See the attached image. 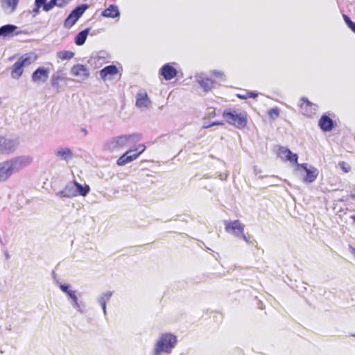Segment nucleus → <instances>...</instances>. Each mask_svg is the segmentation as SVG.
Returning a JSON list of instances; mask_svg holds the SVG:
<instances>
[{
  "label": "nucleus",
  "mask_w": 355,
  "mask_h": 355,
  "mask_svg": "<svg viewBox=\"0 0 355 355\" xmlns=\"http://www.w3.org/2000/svg\"><path fill=\"white\" fill-rule=\"evenodd\" d=\"M225 121L239 129L245 128L248 123V114L245 112L227 109L223 113Z\"/></svg>",
  "instance_id": "obj_1"
},
{
  "label": "nucleus",
  "mask_w": 355,
  "mask_h": 355,
  "mask_svg": "<svg viewBox=\"0 0 355 355\" xmlns=\"http://www.w3.org/2000/svg\"><path fill=\"white\" fill-rule=\"evenodd\" d=\"M176 343V336L171 334H164L157 341L153 355H161L162 353H171Z\"/></svg>",
  "instance_id": "obj_2"
},
{
  "label": "nucleus",
  "mask_w": 355,
  "mask_h": 355,
  "mask_svg": "<svg viewBox=\"0 0 355 355\" xmlns=\"http://www.w3.org/2000/svg\"><path fill=\"white\" fill-rule=\"evenodd\" d=\"M37 59V56L33 52L28 53L21 56L12 67V78L15 79H19L23 74L24 67L26 65L32 64Z\"/></svg>",
  "instance_id": "obj_3"
},
{
  "label": "nucleus",
  "mask_w": 355,
  "mask_h": 355,
  "mask_svg": "<svg viewBox=\"0 0 355 355\" xmlns=\"http://www.w3.org/2000/svg\"><path fill=\"white\" fill-rule=\"evenodd\" d=\"M35 0L34 8L32 12L36 15L42 8L44 12L51 10L54 7L63 8L66 6L71 0Z\"/></svg>",
  "instance_id": "obj_4"
},
{
  "label": "nucleus",
  "mask_w": 355,
  "mask_h": 355,
  "mask_svg": "<svg viewBox=\"0 0 355 355\" xmlns=\"http://www.w3.org/2000/svg\"><path fill=\"white\" fill-rule=\"evenodd\" d=\"M146 147L144 144H139L135 148L129 149L125 153L121 156L116 163L119 166H123L136 159L146 150Z\"/></svg>",
  "instance_id": "obj_5"
},
{
  "label": "nucleus",
  "mask_w": 355,
  "mask_h": 355,
  "mask_svg": "<svg viewBox=\"0 0 355 355\" xmlns=\"http://www.w3.org/2000/svg\"><path fill=\"white\" fill-rule=\"evenodd\" d=\"M225 230L226 232L232 234L236 236H241L245 242L250 243L249 239L244 234V225L239 220L226 221L225 223Z\"/></svg>",
  "instance_id": "obj_6"
},
{
  "label": "nucleus",
  "mask_w": 355,
  "mask_h": 355,
  "mask_svg": "<svg viewBox=\"0 0 355 355\" xmlns=\"http://www.w3.org/2000/svg\"><path fill=\"white\" fill-rule=\"evenodd\" d=\"M18 162L10 159L0 164V182L6 180L17 169Z\"/></svg>",
  "instance_id": "obj_7"
},
{
  "label": "nucleus",
  "mask_w": 355,
  "mask_h": 355,
  "mask_svg": "<svg viewBox=\"0 0 355 355\" xmlns=\"http://www.w3.org/2000/svg\"><path fill=\"white\" fill-rule=\"evenodd\" d=\"M87 8V6L85 4L76 7L65 19L64 21V26L66 28H71L76 23V21L81 17V16L83 15Z\"/></svg>",
  "instance_id": "obj_8"
},
{
  "label": "nucleus",
  "mask_w": 355,
  "mask_h": 355,
  "mask_svg": "<svg viewBox=\"0 0 355 355\" xmlns=\"http://www.w3.org/2000/svg\"><path fill=\"white\" fill-rule=\"evenodd\" d=\"M70 73L76 78V80L79 83L87 80L90 75L89 69L81 64H74L71 67Z\"/></svg>",
  "instance_id": "obj_9"
},
{
  "label": "nucleus",
  "mask_w": 355,
  "mask_h": 355,
  "mask_svg": "<svg viewBox=\"0 0 355 355\" xmlns=\"http://www.w3.org/2000/svg\"><path fill=\"white\" fill-rule=\"evenodd\" d=\"M298 106L300 112L306 116L311 117L315 114L317 105L306 97H302L300 99Z\"/></svg>",
  "instance_id": "obj_10"
},
{
  "label": "nucleus",
  "mask_w": 355,
  "mask_h": 355,
  "mask_svg": "<svg viewBox=\"0 0 355 355\" xmlns=\"http://www.w3.org/2000/svg\"><path fill=\"white\" fill-rule=\"evenodd\" d=\"M277 154L278 157L285 162H289L293 164L297 163V155L293 153L288 148L284 146H279L277 150Z\"/></svg>",
  "instance_id": "obj_11"
},
{
  "label": "nucleus",
  "mask_w": 355,
  "mask_h": 355,
  "mask_svg": "<svg viewBox=\"0 0 355 355\" xmlns=\"http://www.w3.org/2000/svg\"><path fill=\"white\" fill-rule=\"evenodd\" d=\"M16 142L14 140L0 137V153H10L16 148Z\"/></svg>",
  "instance_id": "obj_12"
},
{
  "label": "nucleus",
  "mask_w": 355,
  "mask_h": 355,
  "mask_svg": "<svg viewBox=\"0 0 355 355\" xmlns=\"http://www.w3.org/2000/svg\"><path fill=\"white\" fill-rule=\"evenodd\" d=\"M49 70L44 67H38L32 74L34 83H44L49 78Z\"/></svg>",
  "instance_id": "obj_13"
},
{
  "label": "nucleus",
  "mask_w": 355,
  "mask_h": 355,
  "mask_svg": "<svg viewBox=\"0 0 355 355\" xmlns=\"http://www.w3.org/2000/svg\"><path fill=\"white\" fill-rule=\"evenodd\" d=\"M159 73L166 80H170L177 76L178 71L175 68L168 63L162 67Z\"/></svg>",
  "instance_id": "obj_14"
},
{
  "label": "nucleus",
  "mask_w": 355,
  "mask_h": 355,
  "mask_svg": "<svg viewBox=\"0 0 355 355\" xmlns=\"http://www.w3.org/2000/svg\"><path fill=\"white\" fill-rule=\"evenodd\" d=\"M150 103V98L146 92L140 91L137 93L136 97V106L139 108L148 107Z\"/></svg>",
  "instance_id": "obj_15"
},
{
  "label": "nucleus",
  "mask_w": 355,
  "mask_h": 355,
  "mask_svg": "<svg viewBox=\"0 0 355 355\" xmlns=\"http://www.w3.org/2000/svg\"><path fill=\"white\" fill-rule=\"evenodd\" d=\"M318 125L322 131L329 132L334 128V121L329 116L323 114L318 121Z\"/></svg>",
  "instance_id": "obj_16"
},
{
  "label": "nucleus",
  "mask_w": 355,
  "mask_h": 355,
  "mask_svg": "<svg viewBox=\"0 0 355 355\" xmlns=\"http://www.w3.org/2000/svg\"><path fill=\"white\" fill-rule=\"evenodd\" d=\"M298 166L304 168L306 172V175L304 178V181L307 182H313L318 175V171L314 168L311 167L310 168H307L306 164H302L298 165Z\"/></svg>",
  "instance_id": "obj_17"
},
{
  "label": "nucleus",
  "mask_w": 355,
  "mask_h": 355,
  "mask_svg": "<svg viewBox=\"0 0 355 355\" xmlns=\"http://www.w3.org/2000/svg\"><path fill=\"white\" fill-rule=\"evenodd\" d=\"M56 195L61 198H73L78 196V193L72 182L67 184L62 191L57 193Z\"/></svg>",
  "instance_id": "obj_18"
},
{
  "label": "nucleus",
  "mask_w": 355,
  "mask_h": 355,
  "mask_svg": "<svg viewBox=\"0 0 355 355\" xmlns=\"http://www.w3.org/2000/svg\"><path fill=\"white\" fill-rule=\"evenodd\" d=\"M119 15L120 12L116 5H110L101 12V16L107 18H116L119 17Z\"/></svg>",
  "instance_id": "obj_19"
},
{
  "label": "nucleus",
  "mask_w": 355,
  "mask_h": 355,
  "mask_svg": "<svg viewBox=\"0 0 355 355\" xmlns=\"http://www.w3.org/2000/svg\"><path fill=\"white\" fill-rule=\"evenodd\" d=\"M118 73V69L115 65H108L100 71V76L105 80L107 76H114Z\"/></svg>",
  "instance_id": "obj_20"
},
{
  "label": "nucleus",
  "mask_w": 355,
  "mask_h": 355,
  "mask_svg": "<svg viewBox=\"0 0 355 355\" xmlns=\"http://www.w3.org/2000/svg\"><path fill=\"white\" fill-rule=\"evenodd\" d=\"M198 83L205 92H208L214 87V80L210 78L203 77L198 80Z\"/></svg>",
  "instance_id": "obj_21"
},
{
  "label": "nucleus",
  "mask_w": 355,
  "mask_h": 355,
  "mask_svg": "<svg viewBox=\"0 0 355 355\" xmlns=\"http://www.w3.org/2000/svg\"><path fill=\"white\" fill-rule=\"evenodd\" d=\"M17 27L15 25L7 24L0 27V36L7 37L11 35Z\"/></svg>",
  "instance_id": "obj_22"
},
{
  "label": "nucleus",
  "mask_w": 355,
  "mask_h": 355,
  "mask_svg": "<svg viewBox=\"0 0 355 355\" xmlns=\"http://www.w3.org/2000/svg\"><path fill=\"white\" fill-rule=\"evenodd\" d=\"M89 32V28L85 29L80 31L75 37V43L78 46L83 45L87 37Z\"/></svg>",
  "instance_id": "obj_23"
},
{
  "label": "nucleus",
  "mask_w": 355,
  "mask_h": 355,
  "mask_svg": "<svg viewBox=\"0 0 355 355\" xmlns=\"http://www.w3.org/2000/svg\"><path fill=\"white\" fill-rule=\"evenodd\" d=\"M73 184L76 187V192L78 193V196H85L89 193L90 189L88 185L83 186L80 183L76 181L73 182Z\"/></svg>",
  "instance_id": "obj_24"
},
{
  "label": "nucleus",
  "mask_w": 355,
  "mask_h": 355,
  "mask_svg": "<svg viewBox=\"0 0 355 355\" xmlns=\"http://www.w3.org/2000/svg\"><path fill=\"white\" fill-rule=\"evenodd\" d=\"M55 155L62 159L67 160L72 157L73 153L69 148H62L56 151Z\"/></svg>",
  "instance_id": "obj_25"
},
{
  "label": "nucleus",
  "mask_w": 355,
  "mask_h": 355,
  "mask_svg": "<svg viewBox=\"0 0 355 355\" xmlns=\"http://www.w3.org/2000/svg\"><path fill=\"white\" fill-rule=\"evenodd\" d=\"M60 288L62 292L66 293L67 296L71 299L75 303H77V297L74 291L69 289V286L67 285H60Z\"/></svg>",
  "instance_id": "obj_26"
},
{
  "label": "nucleus",
  "mask_w": 355,
  "mask_h": 355,
  "mask_svg": "<svg viewBox=\"0 0 355 355\" xmlns=\"http://www.w3.org/2000/svg\"><path fill=\"white\" fill-rule=\"evenodd\" d=\"M74 53L69 51H62L57 53V57L61 60H69L74 57Z\"/></svg>",
  "instance_id": "obj_27"
},
{
  "label": "nucleus",
  "mask_w": 355,
  "mask_h": 355,
  "mask_svg": "<svg viewBox=\"0 0 355 355\" xmlns=\"http://www.w3.org/2000/svg\"><path fill=\"white\" fill-rule=\"evenodd\" d=\"M134 137V135H123L118 137L116 138V145L119 146H122L128 143L131 139Z\"/></svg>",
  "instance_id": "obj_28"
},
{
  "label": "nucleus",
  "mask_w": 355,
  "mask_h": 355,
  "mask_svg": "<svg viewBox=\"0 0 355 355\" xmlns=\"http://www.w3.org/2000/svg\"><path fill=\"white\" fill-rule=\"evenodd\" d=\"M279 115V109L274 107L268 111V116L272 120L277 119Z\"/></svg>",
  "instance_id": "obj_29"
},
{
  "label": "nucleus",
  "mask_w": 355,
  "mask_h": 355,
  "mask_svg": "<svg viewBox=\"0 0 355 355\" xmlns=\"http://www.w3.org/2000/svg\"><path fill=\"white\" fill-rule=\"evenodd\" d=\"M5 2L7 6L10 8V11L13 12L17 8L19 0H5Z\"/></svg>",
  "instance_id": "obj_30"
},
{
  "label": "nucleus",
  "mask_w": 355,
  "mask_h": 355,
  "mask_svg": "<svg viewBox=\"0 0 355 355\" xmlns=\"http://www.w3.org/2000/svg\"><path fill=\"white\" fill-rule=\"evenodd\" d=\"M339 166L344 173H349L351 171V166L345 162H340Z\"/></svg>",
  "instance_id": "obj_31"
},
{
  "label": "nucleus",
  "mask_w": 355,
  "mask_h": 355,
  "mask_svg": "<svg viewBox=\"0 0 355 355\" xmlns=\"http://www.w3.org/2000/svg\"><path fill=\"white\" fill-rule=\"evenodd\" d=\"M211 76L216 80H220L224 78V73L221 71H214L212 72Z\"/></svg>",
  "instance_id": "obj_32"
},
{
  "label": "nucleus",
  "mask_w": 355,
  "mask_h": 355,
  "mask_svg": "<svg viewBox=\"0 0 355 355\" xmlns=\"http://www.w3.org/2000/svg\"><path fill=\"white\" fill-rule=\"evenodd\" d=\"M343 19L345 21V23L347 24V26L350 28L351 26H352V25L354 24V22H353L350 18L346 15H343Z\"/></svg>",
  "instance_id": "obj_33"
},
{
  "label": "nucleus",
  "mask_w": 355,
  "mask_h": 355,
  "mask_svg": "<svg viewBox=\"0 0 355 355\" xmlns=\"http://www.w3.org/2000/svg\"><path fill=\"white\" fill-rule=\"evenodd\" d=\"M247 94H248V98H256L258 95L257 93H254V92H247Z\"/></svg>",
  "instance_id": "obj_34"
},
{
  "label": "nucleus",
  "mask_w": 355,
  "mask_h": 355,
  "mask_svg": "<svg viewBox=\"0 0 355 355\" xmlns=\"http://www.w3.org/2000/svg\"><path fill=\"white\" fill-rule=\"evenodd\" d=\"M236 96L239 98V99H247L248 98V94L247 93L245 94H236Z\"/></svg>",
  "instance_id": "obj_35"
},
{
  "label": "nucleus",
  "mask_w": 355,
  "mask_h": 355,
  "mask_svg": "<svg viewBox=\"0 0 355 355\" xmlns=\"http://www.w3.org/2000/svg\"><path fill=\"white\" fill-rule=\"evenodd\" d=\"M58 79H59V78L58 77V78H56L55 79H53V82H52V83H53V85H58Z\"/></svg>",
  "instance_id": "obj_36"
},
{
  "label": "nucleus",
  "mask_w": 355,
  "mask_h": 355,
  "mask_svg": "<svg viewBox=\"0 0 355 355\" xmlns=\"http://www.w3.org/2000/svg\"><path fill=\"white\" fill-rule=\"evenodd\" d=\"M223 125V123L222 122H214L211 125Z\"/></svg>",
  "instance_id": "obj_37"
},
{
  "label": "nucleus",
  "mask_w": 355,
  "mask_h": 355,
  "mask_svg": "<svg viewBox=\"0 0 355 355\" xmlns=\"http://www.w3.org/2000/svg\"><path fill=\"white\" fill-rule=\"evenodd\" d=\"M350 28L355 33V23L350 27Z\"/></svg>",
  "instance_id": "obj_38"
},
{
  "label": "nucleus",
  "mask_w": 355,
  "mask_h": 355,
  "mask_svg": "<svg viewBox=\"0 0 355 355\" xmlns=\"http://www.w3.org/2000/svg\"><path fill=\"white\" fill-rule=\"evenodd\" d=\"M102 307H103V311H105V302H103L102 303Z\"/></svg>",
  "instance_id": "obj_39"
},
{
  "label": "nucleus",
  "mask_w": 355,
  "mask_h": 355,
  "mask_svg": "<svg viewBox=\"0 0 355 355\" xmlns=\"http://www.w3.org/2000/svg\"><path fill=\"white\" fill-rule=\"evenodd\" d=\"M82 131H83V132H85V135H87V130H86L85 128H83V129H82Z\"/></svg>",
  "instance_id": "obj_40"
},
{
  "label": "nucleus",
  "mask_w": 355,
  "mask_h": 355,
  "mask_svg": "<svg viewBox=\"0 0 355 355\" xmlns=\"http://www.w3.org/2000/svg\"><path fill=\"white\" fill-rule=\"evenodd\" d=\"M351 218L353 220V222L355 223V216H352Z\"/></svg>",
  "instance_id": "obj_41"
},
{
  "label": "nucleus",
  "mask_w": 355,
  "mask_h": 355,
  "mask_svg": "<svg viewBox=\"0 0 355 355\" xmlns=\"http://www.w3.org/2000/svg\"><path fill=\"white\" fill-rule=\"evenodd\" d=\"M111 295V293H109V294H106L105 296L107 297V298H109Z\"/></svg>",
  "instance_id": "obj_42"
}]
</instances>
